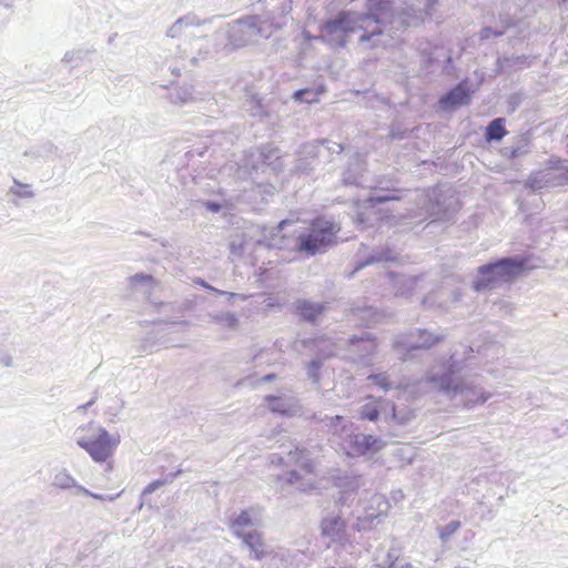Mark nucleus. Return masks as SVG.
Segmentation results:
<instances>
[{"label":"nucleus","instance_id":"f257e3e1","mask_svg":"<svg viewBox=\"0 0 568 568\" xmlns=\"http://www.w3.org/2000/svg\"><path fill=\"white\" fill-rule=\"evenodd\" d=\"M390 0H368V12L353 11L339 12L335 18L327 20L321 28L322 39L334 45L343 47L349 34L363 31L359 40L368 41L374 36L382 34L381 23L388 16Z\"/></svg>","mask_w":568,"mask_h":568},{"label":"nucleus","instance_id":"f03ea898","mask_svg":"<svg viewBox=\"0 0 568 568\" xmlns=\"http://www.w3.org/2000/svg\"><path fill=\"white\" fill-rule=\"evenodd\" d=\"M339 489L337 504L342 507H349L355 500H358L356 514V523L354 529L357 531H366L373 529L381 519L386 516L389 504L384 495L361 491L364 481L361 476H345L338 478L336 483Z\"/></svg>","mask_w":568,"mask_h":568},{"label":"nucleus","instance_id":"7ed1b4c3","mask_svg":"<svg viewBox=\"0 0 568 568\" xmlns=\"http://www.w3.org/2000/svg\"><path fill=\"white\" fill-rule=\"evenodd\" d=\"M429 373L427 381L434 384V387L445 393L450 399L459 400L467 407L484 404L491 396L483 387L475 384L474 379L457 381L454 375L463 369L462 363L452 355L447 363L443 364V374L435 371Z\"/></svg>","mask_w":568,"mask_h":568},{"label":"nucleus","instance_id":"20e7f679","mask_svg":"<svg viewBox=\"0 0 568 568\" xmlns=\"http://www.w3.org/2000/svg\"><path fill=\"white\" fill-rule=\"evenodd\" d=\"M333 435L338 437L341 446L348 456L373 455L384 447L381 438L373 435L354 434L353 424L339 415L331 418Z\"/></svg>","mask_w":568,"mask_h":568},{"label":"nucleus","instance_id":"39448f33","mask_svg":"<svg viewBox=\"0 0 568 568\" xmlns=\"http://www.w3.org/2000/svg\"><path fill=\"white\" fill-rule=\"evenodd\" d=\"M75 442L94 462L103 463L113 455L120 444V437L110 435L101 426L89 424L77 429Z\"/></svg>","mask_w":568,"mask_h":568},{"label":"nucleus","instance_id":"423d86ee","mask_svg":"<svg viewBox=\"0 0 568 568\" xmlns=\"http://www.w3.org/2000/svg\"><path fill=\"white\" fill-rule=\"evenodd\" d=\"M339 230V225L333 221L324 217L316 219L307 232L298 235L296 248L307 256L324 252L328 246L335 244V237Z\"/></svg>","mask_w":568,"mask_h":568},{"label":"nucleus","instance_id":"0eeeda50","mask_svg":"<svg viewBox=\"0 0 568 568\" xmlns=\"http://www.w3.org/2000/svg\"><path fill=\"white\" fill-rule=\"evenodd\" d=\"M287 464H294L298 466V469L287 473L284 477H280V479L285 480L288 485L303 493H311L320 488L315 465L307 450L298 447L290 450Z\"/></svg>","mask_w":568,"mask_h":568},{"label":"nucleus","instance_id":"6e6552de","mask_svg":"<svg viewBox=\"0 0 568 568\" xmlns=\"http://www.w3.org/2000/svg\"><path fill=\"white\" fill-rule=\"evenodd\" d=\"M524 270V264L516 258L506 257L478 268V277L473 283L476 291L491 288L498 284L507 283Z\"/></svg>","mask_w":568,"mask_h":568},{"label":"nucleus","instance_id":"1a4fd4ad","mask_svg":"<svg viewBox=\"0 0 568 568\" xmlns=\"http://www.w3.org/2000/svg\"><path fill=\"white\" fill-rule=\"evenodd\" d=\"M568 161L550 158L544 170L529 175L527 184L535 191L568 185Z\"/></svg>","mask_w":568,"mask_h":568},{"label":"nucleus","instance_id":"9d476101","mask_svg":"<svg viewBox=\"0 0 568 568\" xmlns=\"http://www.w3.org/2000/svg\"><path fill=\"white\" fill-rule=\"evenodd\" d=\"M257 17H248L236 21L230 30L229 38L233 45L240 48L256 42L260 38H267Z\"/></svg>","mask_w":568,"mask_h":568},{"label":"nucleus","instance_id":"9b49d317","mask_svg":"<svg viewBox=\"0 0 568 568\" xmlns=\"http://www.w3.org/2000/svg\"><path fill=\"white\" fill-rule=\"evenodd\" d=\"M262 525V509L260 507H248L235 514L229 523V528L237 539L256 531Z\"/></svg>","mask_w":568,"mask_h":568},{"label":"nucleus","instance_id":"f8f14e48","mask_svg":"<svg viewBox=\"0 0 568 568\" xmlns=\"http://www.w3.org/2000/svg\"><path fill=\"white\" fill-rule=\"evenodd\" d=\"M438 0H406L403 21L407 26H418L433 17Z\"/></svg>","mask_w":568,"mask_h":568},{"label":"nucleus","instance_id":"ddd939ff","mask_svg":"<svg viewBox=\"0 0 568 568\" xmlns=\"http://www.w3.org/2000/svg\"><path fill=\"white\" fill-rule=\"evenodd\" d=\"M400 196L397 194V191H388V192H376L369 197L358 201L356 203L357 212H356V223L358 225L371 222L372 215H375L374 211L377 204L387 202V201H397Z\"/></svg>","mask_w":568,"mask_h":568},{"label":"nucleus","instance_id":"4468645a","mask_svg":"<svg viewBox=\"0 0 568 568\" xmlns=\"http://www.w3.org/2000/svg\"><path fill=\"white\" fill-rule=\"evenodd\" d=\"M457 301L458 295L456 288L454 287V280L446 278L439 287L425 296L422 303L428 307L448 308Z\"/></svg>","mask_w":568,"mask_h":568},{"label":"nucleus","instance_id":"2eb2a0df","mask_svg":"<svg viewBox=\"0 0 568 568\" xmlns=\"http://www.w3.org/2000/svg\"><path fill=\"white\" fill-rule=\"evenodd\" d=\"M322 535L329 538L331 541L342 546L349 544L346 532V521L339 513H331L321 521Z\"/></svg>","mask_w":568,"mask_h":568},{"label":"nucleus","instance_id":"dca6fc26","mask_svg":"<svg viewBox=\"0 0 568 568\" xmlns=\"http://www.w3.org/2000/svg\"><path fill=\"white\" fill-rule=\"evenodd\" d=\"M266 407L274 414L286 417H294L302 414L303 408L295 396L290 395H267L264 397Z\"/></svg>","mask_w":568,"mask_h":568},{"label":"nucleus","instance_id":"f3484780","mask_svg":"<svg viewBox=\"0 0 568 568\" xmlns=\"http://www.w3.org/2000/svg\"><path fill=\"white\" fill-rule=\"evenodd\" d=\"M242 547L248 550L251 559L263 560L272 555L270 546L265 542L263 534L260 530L247 532L239 538Z\"/></svg>","mask_w":568,"mask_h":568},{"label":"nucleus","instance_id":"a211bd4d","mask_svg":"<svg viewBox=\"0 0 568 568\" xmlns=\"http://www.w3.org/2000/svg\"><path fill=\"white\" fill-rule=\"evenodd\" d=\"M443 339V335L433 334L426 329L412 332L402 341L396 342V346H403L407 351L429 348Z\"/></svg>","mask_w":568,"mask_h":568},{"label":"nucleus","instance_id":"6ab92c4d","mask_svg":"<svg viewBox=\"0 0 568 568\" xmlns=\"http://www.w3.org/2000/svg\"><path fill=\"white\" fill-rule=\"evenodd\" d=\"M203 21L193 12H189L172 23L165 34L168 38L175 39L186 34L191 28L200 27Z\"/></svg>","mask_w":568,"mask_h":568},{"label":"nucleus","instance_id":"aec40b11","mask_svg":"<svg viewBox=\"0 0 568 568\" xmlns=\"http://www.w3.org/2000/svg\"><path fill=\"white\" fill-rule=\"evenodd\" d=\"M470 94L467 88L460 83L447 94L440 98L439 103L444 109H456L458 106L468 104Z\"/></svg>","mask_w":568,"mask_h":568},{"label":"nucleus","instance_id":"412c9836","mask_svg":"<svg viewBox=\"0 0 568 568\" xmlns=\"http://www.w3.org/2000/svg\"><path fill=\"white\" fill-rule=\"evenodd\" d=\"M352 352L357 353L356 355H349L348 357L354 362L368 363L366 356L372 354L376 348V343L369 337L352 338L349 341Z\"/></svg>","mask_w":568,"mask_h":568},{"label":"nucleus","instance_id":"4be33fe9","mask_svg":"<svg viewBox=\"0 0 568 568\" xmlns=\"http://www.w3.org/2000/svg\"><path fill=\"white\" fill-rule=\"evenodd\" d=\"M418 197L423 201V206L420 207L423 212L415 214V216L425 215L428 217H434V220H439L442 217L439 203L437 201L436 203L433 202L436 200L435 192L429 193L423 191L418 194Z\"/></svg>","mask_w":568,"mask_h":568},{"label":"nucleus","instance_id":"5701e85b","mask_svg":"<svg viewBox=\"0 0 568 568\" xmlns=\"http://www.w3.org/2000/svg\"><path fill=\"white\" fill-rule=\"evenodd\" d=\"M393 282L394 287L396 288V294L403 296H410L417 287L423 288V278L419 277H407L404 275H396L394 276Z\"/></svg>","mask_w":568,"mask_h":568},{"label":"nucleus","instance_id":"b1692460","mask_svg":"<svg viewBox=\"0 0 568 568\" xmlns=\"http://www.w3.org/2000/svg\"><path fill=\"white\" fill-rule=\"evenodd\" d=\"M364 171V161L356 154L348 162V169L343 173L344 184H358L361 173Z\"/></svg>","mask_w":568,"mask_h":568},{"label":"nucleus","instance_id":"393cba45","mask_svg":"<svg viewBox=\"0 0 568 568\" xmlns=\"http://www.w3.org/2000/svg\"><path fill=\"white\" fill-rule=\"evenodd\" d=\"M52 485L64 490L75 488L78 493L79 487H82L67 469H60L54 474Z\"/></svg>","mask_w":568,"mask_h":568},{"label":"nucleus","instance_id":"a878e982","mask_svg":"<svg viewBox=\"0 0 568 568\" xmlns=\"http://www.w3.org/2000/svg\"><path fill=\"white\" fill-rule=\"evenodd\" d=\"M296 307L300 315L310 322H314L324 310L323 305L307 301H298Z\"/></svg>","mask_w":568,"mask_h":568},{"label":"nucleus","instance_id":"bb28decb","mask_svg":"<svg viewBox=\"0 0 568 568\" xmlns=\"http://www.w3.org/2000/svg\"><path fill=\"white\" fill-rule=\"evenodd\" d=\"M507 131L504 128V119L498 118L493 120L486 130V139L488 141H499L506 135Z\"/></svg>","mask_w":568,"mask_h":568},{"label":"nucleus","instance_id":"cd10ccee","mask_svg":"<svg viewBox=\"0 0 568 568\" xmlns=\"http://www.w3.org/2000/svg\"><path fill=\"white\" fill-rule=\"evenodd\" d=\"M170 98L174 104H187L194 100L193 90L189 87H179L171 92Z\"/></svg>","mask_w":568,"mask_h":568},{"label":"nucleus","instance_id":"c85d7f7f","mask_svg":"<svg viewBox=\"0 0 568 568\" xmlns=\"http://www.w3.org/2000/svg\"><path fill=\"white\" fill-rule=\"evenodd\" d=\"M381 402L368 397V402L361 407V418L367 420H376L379 415Z\"/></svg>","mask_w":568,"mask_h":568},{"label":"nucleus","instance_id":"c756f323","mask_svg":"<svg viewBox=\"0 0 568 568\" xmlns=\"http://www.w3.org/2000/svg\"><path fill=\"white\" fill-rule=\"evenodd\" d=\"M8 193L17 199H32L34 196L31 184L21 183L16 179Z\"/></svg>","mask_w":568,"mask_h":568},{"label":"nucleus","instance_id":"7c9ffc66","mask_svg":"<svg viewBox=\"0 0 568 568\" xmlns=\"http://www.w3.org/2000/svg\"><path fill=\"white\" fill-rule=\"evenodd\" d=\"M393 455L397 458V460L402 465H408L414 460V458L416 456V450L413 446L403 445V446L396 447L393 450Z\"/></svg>","mask_w":568,"mask_h":568},{"label":"nucleus","instance_id":"2f4dec72","mask_svg":"<svg viewBox=\"0 0 568 568\" xmlns=\"http://www.w3.org/2000/svg\"><path fill=\"white\" fill-rule=\"evenodd\" d=\"M212 318L214 322L219 323L223 328L236 329L239 326V320L236 315L231 312L214 315Z\"/></svg>","mask_w":568,"mask_h":568},{"label":"nucleus","instance_id":"473e14b6","mask_svg":"<svg viewBox=\"0 0 568 568\" xmlns=\"http://www.w3.org/2000/svg\"><path fill=\"white\" fill-rule=\"evenodd\" d=\"M293 223V221L291 220H283L282 222H280V224L277 225L276 229H273L272 230V236L271 239L268 240V245L270 246H273V247H277V248H281L283 247V240H284V236L283 235H280L282 233V231L287 226V225H291Z\"/></svg>","mask_w":568,"mask_h":568},{"label":"nucleus","instance_id":"72a5a7b5","mask_svg":"<svg viewBox=\"0 0 568 568\" xmlns=\"http://www.w3.org/2000/svg\"><path fill=\"white\" fill-rule=\"evenodd\" d=\"M315 346L324 357H329L337 354V351L333 349V346L337 348L338 346L333 343L329 338H317L315 339Z\"/></svg>","mask_w":568,"mask_h":568},{"label":"nucleus","instance_id":"f704fd0d","mask_svg":"<svg viewBox=\"0 0 568 568\" xmlns=\"http://www.w3.org/2000/svg\"><path fill=\"white\" fill-rule=\"evenodd\" d=\"M132 286H144L148 290L154 288L156 285L155 280L151 275L135 274L129 278Z\"/></svg>","mask_w":568,"mask_h":568},{"label":"nucleus","instance_id":"c9c22d12","mask_svg":"<svg viewBox=\"0 0 568 568\" xmlns=\"http://www.w3.org/2000/svg\"><path fill=\"white\" fill-rule=\"evenodd\" d=\"M387 565L375 564L374 568H413V566L404 559H398L392 552L387 554Z\"/></svg>","mask_w":568,"mask_h":568},{"label":"nucleus","instance_id":"e433bc0d","mask_svg":"<svg viewBox=\"0 0 568 568\" xmlns=\"http://www.w3.org/2000/svg\"><path fill=\"white\" fill-rule=\"evenodd\" d=\"M459 528L460 523L458 520H453L439 528V538L442 541H447Z\"/></svg>","mask_w":568,"mask_h":568},{"label":"nucleus","instance_id":"4c0bfd02","mask_svg":"<svg viewBox=\"0 0 568 568\" xmlns=\"http://www.w3.org/2000/svg\"><path fill=\"white\" fill-rule=\"evenodd\" d=\"M368 379L379 386L383 390H388L392 388V383L388 382V377L386 374H372L368 376Z\"/></svg>","mask_w":568,"mask_h":568},{"label":"nucleus","instance_id":"58836bf2","mask_svg":"<svg viewBox=\"0 0 568 568\" xmlns=\"http://www.w3.org/2000/svg\"><path fill=\"white\" fill-rule=\"evenodd\" d=\"M79 494L91 496L92 498L98 499V500H108V501H113L120 496V493L115 494V495L95 494V493L90 491L85 487H79Z\"/></svg>","mask_w":568,"mask_h":568},{"label":"nucleus","instance_id":"ea45409f","mask_svg":"<svg viewBox=\"0 0 568 568\" xmlns=\"http://www.w3.org/2000/svg\"><path fill=\"white\" fill-rule=\"evenodd\" d=\"M322 366L320 359H313L307 366V376L313 381V383H317L320 379L318 371Z\"/></svg>","mask_w":568,"mask_h":568},{"label":"nucleus","instance_id":"a19ab883","mask_svg":"<svg viewBox=\"0 0 568 568\" xmlns=\"http://www.w3.org/2000/svg\"><path fill=\"white\" fill-rule=\"evenodd\" d=\"M362 314H361V317L366 320L367 323L369 324H374V323H378L379 322V318H381V314L377 313L375 310H373L372 307H368V308H365V310H362L359 311Z\"/></svg>","mask_w":568,"mask_h":568},{"label":"nucleus","instance_id":"79ce46f5","mask_svg":"<svg viewBox=\"0 0 568 568\" xmlns=\"http://www.w3.org/2000/svg\"><path fill=\"white\" fill-rule=\"evenodd\" d=\"M394 256L390 254V252H386L384 254H381L379 256H372L369 257L365 263H361L358 264V266L356 267V270H361L363 268L365 265H368L375 261H389V260H393Z\"/></svg>","mask_w":568,"mask_h":568},{"label":"nucleus","instance_id":"37998d69","mask_svg":"<svg viewBox=\"0 0 568 568\" xmlns=\"http://www.w3.org/2000/svg\"><path fill=\"white\" fill-rule=\"evenodd\" d=\"M505 29L506 28H503V29H499V30H495L490 27H486L481 30L480 32V38L481 39H490L491 37H499L501 34H504L505 32Z\"/></svg>","mask_w":568,"mask_h":568},{"label":"nucleus","instance_id":"c03bdc74","mask_svg":"<svg viewBox=\"0 0 568 568\" xmlns=\"http://www.w3.org/2000/svg\"><path fill=\"white\" fill-rule=\"evenodd\" d=\"M310 95H312V92L310 90H298L294 93V99L307 103L315 101V99L310 98Z\"/></svg>","mask_w":568,"mask_h":568},{"label":"nucleus","instance_id":"a18cd8bd","mask_svg":"<svg viewBox=\"0 0 568 568\" xmlns=\"http://www.w3.org/2000/svg\"><path fill=\"white\" fill-rule=\"evenodd\" d=\"M526 151L521 148V146H516V148H510V149H506L505 150V153L508 154L511 159H515L517 156H520L521 154H524Z\"/></svg>","mask_w":568,"mask_h":568},{"label":"nucleus","instance_id":"49530a36","mask_svg":"<svg viewBox=\"0 0 568 568\" xmlns=\"http://www.w3.org/2000/svg\"><path fill=\"white\" fill-rule=\"evenodd\" d=\"M163 485V481H160V480H155V481H152L143 490V494L144 495H149V494H152L153 491H155L159 487H161Z\"/></svg>","mask_w":568,"mask_h":568},{"label":"nucleus","instance_id":"de8ad7c7","mask_svg":"<svg viewBox=\"0 0 568 568\" xmlns=\"http://www.w3.org/2000/svg\"><path fill=\"white\" fill-rule=\"evenodd\" d=\"M205 207L211 211V212H214V213H217L221 211L222 209V205L216 203V202H211V201H207L204 203Z\"/></svg>","mask_w":568,"mask_h":568},{"label":"nucleus","instance_id":"09e8293b","mask_svg":"<svg viewBox=\"0 0 568 568\" xmlns=\"http://www.w3.org/2000/svg\"><path fill=\"white\" fill-rule=\"evenodd\" d=\"M0 363L6 366V367H10L12 365V357L11 355L7 354V353H3L0 355Z\"/></svg>","mask_w":568,"mask_h":568},{"label":"nucleus","instance_id":"8fccbe9b","mask_svg":"<svg viewBox=\"0 0 568 568\" xmlns=\"http://www.w3.org/2000/svg\"><path fill=\"white\" fill-rule=\"evenodd\" d=\"M230 247H231V251L232 253L234 254H240L241 251H242V242H236L235 240H233L231 243H230Z\"/></svg>","mask_w":568,"mask_h":568},{"label":"nucleus","instance_id":"3c124183","mask_svg":"<svg viewBox=\"0 0 568 568\" xmlns=\"http://www.w3.org/2000/svg\"><path fill=\"white\" fill-rule=\"evenodd\" d=\"M80 52L78 51H69L64 54L63 57V61L64 62H71L73 61L78 55H79Z\"/></svg>","mask_w":568,"mask_h":568},{"label":"nucleus","instance_id":"603ef678","mask_svg":"<svg viewBox=\"0 0 568 568\" xmlns=\"http://www.w3.org/2000/svg\"><path fill=\"white\" fill-rule=\"evenodd\" d=\"M201 284H202L204 287H206L207 290H211V291H213V292H216L217 294H221V295L229 294L230 296H236V294H234V293H226V292L220 291V290H217V288H214V287H212V286H210V285H206L203 281L201 282Z\"/></svg>","mask_w":568,"mask_h":568},{"label":"nucleus","instance_id":"864d4df0","mask_svg":"<svg viewBox=\"0 0 568 568\" xmlns=\"http://www.w3.org/2000/svg\"><path fill=\"white\" fill-rule=\"evenodd\" d=\"M327 150L333 153L341 154L343 151V146L338 143H333L332 146L327 148Z\"/></svg>","mask_w":568,"mask_h":568},{"label":"nucleus","instance_id":"5fc2aeb1","mask_svg":"<svg viewBox=\"0 0 568 568\" xmlns=\"http://www.w3.org/2000/svg\"><path fill=\"white\" fill-rule=\"evenodd\" d=\"M271 463H272V464H276V465H281V464H283V458H282L281 456H275V455H274V456H272V458H271Z\"/></svg>","mask_w":568,"mask_h":568},{"label":"nucleus","instance_id":"6e6d98bb","mask_svg":"<svg viewBox=\"0 0 568 568\" xmlns=\"http://www.w3.org/2000/svg\"><path fill=\"white\" fill-rule=\"evenodd\" d=\"M274 379H275V375L274 374H267V375H265V376H263L261 378L262 382H272Z\"/></svg>","mask_w":568,"mask_h":568},{"label":"nucleus","instance_id":"4d7b16f0","mask_svg":"<svg viewBox=\"0 0 568 568\" xmlns=\"http://www.w3.org/2000/svg\"><path fill=\"white\" fill-rule=\"evenodd\" d=\"M281 166H282V162H281V163H278V164H274L273 169H274V170H278V169H281Z\"/></svg>","mask_w":568,"mask_h":568},{"label":"nucleus","instance_id":"13d9d810","mask_svg":"<svg viewBox=\"0 0 568 568\" xmlns=\"http://www.w3.org/2000/svg\"><path fill=\"white\" fill-rule=\"evenodd\" d=\"M92 403H93V402H89L87 405H84V406H80L79 408H83V409H84V408H87L88 406L92 405Z\"/></svg>","mask_w":568,"mask_h":568},{"label":"nucleus","instance_id":"bf43d9fd","mask_svg":"<svg viewBox=\"0 0 568 568\" xmlns=\"http://www.w3.org/2000/svg\"><path fill=\"white\" fill-rule=\"evenodd\" d=\"M392 412H393V417L396 418L395 407L394 406H392Z\"/></svg>","mask_w":568,"mask_h":568}]
</instances>
